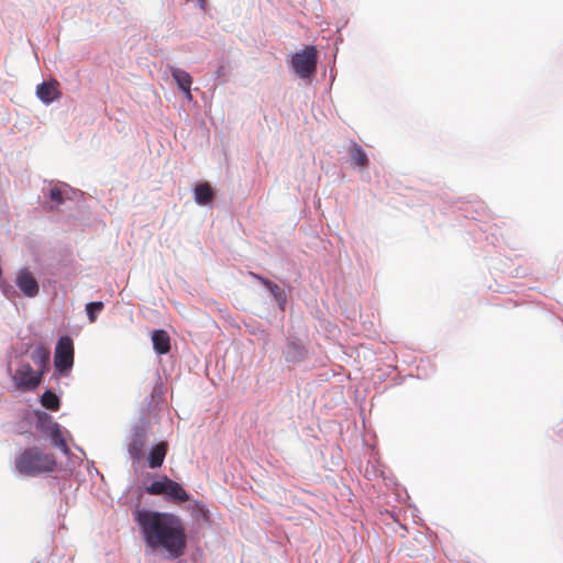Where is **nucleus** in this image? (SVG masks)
I'll return each instance as SVG.
<instances>
[{
    "label": "nucleus",
    "instance_id": "nucleus-6",
    "mask_svg": "<svg viewBox=\"0 0 563 563\" xmlns=\"http://www.w3.org/2000/svg\"><path fill=\"white\" fill-rule=\"evenodd\" d=\"M10 377L16 389L21 391L35 390L43 380V371H34L30 363L20 361L14 373L8 368Z\"/></svg>",
    "mask_w": 563,
    "mask_h": 563
},
{
    "label": "nucleus",
    "instance_id": "nucleus-23",
    "mask_svg": "<svg viewBox=\"0 0 563 563\" xmlns=\"http://www.w3.org/2000/svg\"><path fill=\"white\" fill-rule=\"evenodd\" d=\"M104 308V302L101 300L97 301H89L85 306V312L90 323H93L97 321L98 316L101 313V311Z\"/></svg>",
    "mask_w": 563,
    "mask_h": 563
},
{
    "label": "nucleus",
    "instance_id": "nucleus-7",
    "mask_svg": "<svg viewBox=\"0 0 563 563\" xmlns=\"http://www.w3.org/2000/svg\"><path fill=\"white\" fill-rule=\"evenodd\" d=\"M44 198V208L53 211L66 200L73 199V195L76 194L75 189L68 184L58 181L55 185L49 184L47 187L42 189Z\"/></svg>",
    "mask_w": 563,
    "mask_h": 563
},
{
    "label": "nucleus",
    "instance_id": "nucleus-15",
    "mask_svg": "<svg viewBox=\"0 0 563 563\" xmlns=\"http://www.w3.org/2000/svg\"><path fill=\"white\" fill-rule=\"evenodd\" d=\"M164 498L170 503L181 504L189 500L190 495L184 489V487L179 483L170 479Z\"/></svg>",
    "mask_w": 563,
    "mask_h": 563
},
{
    "label": "nucleus",
    "instance_id": "nucleus-24",
    "mask_svg": "<svg viewBox=\"0 0 563 563\" xmlns=\"http://www.w3.org/2000/svg\"><path fill=\"white\" fill-rule=\"evenodd\" d=\"M0 290L7 298L19 296V290L15 285H11L9 282L4 280L2 276L0 277Z\"/></svg>",
    "mask_w": 563,
    "mask_h": 563
},
{
    "label": "nucleus",
    "instance_id": "nucleus-26",
    "mask_svg": "<svg viewBox=\"0 0 563 563\" xmlns=\"http://www.w3.org/2000/svg\"><path fill=\"white\" fill-rule=\"evenodd\" d=\"M197 1V7L201 10H206V5H207V0H196Z\"/></svg>",
    "mask_w": 563,
    "mask_h": 563
},
{
    "label": "nucleus",
    "instance_id": "nucleus-22",
    "mask_svg": "<svg viewBox=\"0 0 563 563\" xmlns=\"http://www.w3.org/2000/svg\"><path fill=\"white\" fill-rule=\"evenodd\" d=\"M34 417L35 427L43 433L47 431L49 428H52L54 423H56L55 421H53V418L48 412L41 409L34 410Z\"/></svg>",
    "mask_w": 563,
    "mask_h": 563
},
{
    "label": "nucleus",
    "instance_id": "nucleus-3",
    "mask_svg": "<svg viewBox=\"0 0 563 563\" xmlns=\"http://www.w3.org/2000/svg\"><path fill=\"white\" fill-rule=\"evenodd\" d=\"M147 421L140 417L132 426L130 434L126 437V451L132 459V466L137 471L139 463L143 459L146 446Z\"/></svg>",
    "mask_w": 563,
    "mask_h": 563
},
{
    "label": "nucleus",
    "instance_id": "nucleus-12",
    "mask_svg": "<svg viewBox=\"0 0 563 563\" xmlns=\"http://www.w3.org/2000/svg\"><path fill=\"white\" fill-rule=\"evenodd\" d=\"M216 198V190L212 186L207 183H198L194 188V199L199 206H207L211 203Z\"/></svg>",
    "mask_w": 563,
    "mask_h": 563
},
{
    "label": "nucleus",
    "instance_id": "nucleus-19",
    "mask_svg": "<svg viewBox=\"0 0 563 563\" xmlns=\"http://www.w3.org/2000/svg\"><path fill=\"white\" fill-rule=\"evenodd\" d=\"M169 73L175 80L179 91H185L186 88L191 87L192 79L188 71L175 66H170Z\"/></svg>",
    "mask_w": 563,
    "mask_h": 563
},
{
    "label": "nucleus",
    "instance_id": "nucleus-8",
    "mask_svg": "<svg viewBox=\"0 0 563 563\" xmlns=\"http://www.w3.org/2000/svg\"><path fill=\"white\" fill-rule=\"evenodd\" d=\"M14 285L25 298H35L40 294V282L29 267H21L16 271Z\"/></svg>",
    "mask_w": 563,
    "mask_h": 563
},
{
    "label": "nucleus",
    "instance_id": "nucleus-14",
    "mask_svg": "<svg viewBox=\"0 0 563 563\" xmlns=\"http://www.w3.org/2000/svg\"><path fill=\"white\" fill-rule=\"evenodd\" d=\"M152 344L157 354H167L170 350V338L167 331L164 329L154 330L152 333Z\"/></svg>",
    "mask_w": 563,
    "mask_h": 563
},
{
    "label": "nucleus",
    "instance_id": "nucleus-20",
    "mask_svg": "<svg viewBox=\"0 0 563 563\" xmlns=\"http://www.w3.org/2000/svg\"><path fill=\"white\" fill-rule=\"evenodd\" d=\"M41 405L52 411H56L60 407V397L51 388H46L40 397Z\"/></svg>",
    "mask_w": 563,
    "mask_h": 563
},
{
    "label": "nucleus",
    "instance_id": "nucleus-21",
    "mask_svg": "<svg viewBox=\"0 0 563 563\" xmlns=\"http://www.w3.org/2000/svg\"><path fill=\"white\" fill-rule=\"evenodd\" d=\"M169 481L170 478L164 475L159 479L153 481L150 485H147L145 487V492L153 496L165 497Z\"/></svg>",
    "mask_w": 563,
    "mask_h": 563
},
{
    "label": "nucleus",
    "instance_id": "nucleus-9",
    "mask_svg": "<svg viewBox=\"0 0 563 563\" xmlns=\"http://www.w3.org/2000/svg\"><path fill=\"white\" fill-rule=\"evenodd\" d=\"M251 276L254 279H256L258 283H261V285H263L271 292V295L273 296L274 300L276 301L279 310L284 312L286 309V303H287L286 291L283 288H280L277 284L272 282L271 279H268L260 274L251 273Z\"/></svg>",
    "mask_w": 563,
    "mask_h": 563
},
{
    "label": "nucleus",
    "instance_id": "nucleus-16",
    "mask_svg": "<svg viewBox=\"0 0 563 563\" xmlns=\"http://www.w3.org/2000/svg\"><path fill=\"white\" fill-rule=\"evenodd\" d=\"M48 439L51 440V443L59 449L65 455H70V450L63 437L60 426L58 423H54L52 428H49L47 431L44 432Z\"/></svg>",
    "mask_w": 563,
    "mask_h": 563
},
{
    "label": "nucleus",
    "instance_id": "nucleus-5",
    "mask_svg": "<svg viewBox=\"0 0 563 563\" xmlns=\"http://www.w3.org/2000/svg\"><path fill=\"white\" fill-rule=\"evenodd\" d=\"M74 341L69 335L58 338L54 350V375L69 376L74 366Z\"/></svg>",
    "mask_w": 563,
    "mask_h": 563
},
{
    "label": "nucleus",
    "instance_id": "nucleus-25",
    "mask_svg": "<svg viewBox=\"0 0 563 563\" xmlns=\"http://www.w3.org/2000/svg\"><path fill=\"white\" fill-rule=\"evenodd\" d=\"M181 92L185 95V97L188 101L192 100L191 87L186 88L185 91H181Z\"/></svg>",
    "mask_w": 563,
    "mask_h": 563
},
{
    "label": "nucleus",
    "instance_id": "nucleus-13",
    "mask_svg": "<svg viewBox=\"0 0 563 563\" xmlns=\"http://www.w3.org/2000/svg\"><path fill=\"white\" fill-rule=\"evenodd\" d=\"M347 153L353 159V167L365 168L369 164V158L363 147L354 140L349 141Z\"/></svg>",
    "mask_w": 563,
    "mask_h": 563
},
{
    "label": "nucleus",
    "instance_id": "nucleus-27",
    "mask_svg": "<svg viewBox=\"0 0 563 563\" xmlns=\"http://www.w3.org/2000/svg\"><path fill=\"white\" fill-rule=\"evenodd\" d=\"M223 66H220L217 70V76H220L222 74Z\"/></svg>",
    "mask_w": 563,
    "mask_h": 563
},
{
    "label": "nucleus",
    "instance_id": "nucleus-17",
    "mask_svg": "<svg viewBox=\"0 0 563 563\" xmlns=\"http://www.w3.org/2000/svg\"><path fill=\"white\" fill-rule=\"evenodd\" d=\"M58 95L59 91L53 82L43 81L36 87V96L44 104H51L58 98Z\"/></svg>",
    "mask_w": 563,
    "mask_h": 563
},
{
    "label": "nucleus",
    "instance_id": "nucleus-4",
    "mask_svg": "<svg viewBox=\"0 0 563 563\" xmlns=\"http://www.w3.org/2000/svg\"><path fill=\"white\" fill-rule=\"evenodd\" d=\"M289 64L294 73L299 78L310 80L317 73V47L313 45H306L299 52L291 54Z\"/></svg>",
    "mask_w": 563,
    "mask_h": 563
},
{
    "label": "nucleus",
    "instance_id": "nucleus-10",
    "mask_svg": "<svg viewBox=\"0 0 563 563\" xmlns=\"http://www.w3.org/2000/svg\"><path fill=\"white\" fill-rule=\"evenodd\" d=\"M306 355L305 346L295 339H289L283 349V356L287 363H299L305 360Z\"/></svg>",
    "mask_w": 563,
    "mask_h": 563
},
{
    "label": "nucleus",
    "instance_id": "nucleus-2",
    "mask_svg": "<svg viewBox=\"0 0 563 563\" xmlns=\"http://www.w3.org/2000/svg\"><path fill=\"white\" fill-rule=\"evenodd\" d=\"M14 463L19 474L30 477L52 472L56 466L54 455L45 453L36 446L24 449L15 457Z\"/></svg>",
    "mask_w": 563,
    "mask_h": 563
},
{
    "label": "nucleus",
    "instance_id": "nucleus-1",
    "mask_svg": "<svg viewBox=\"0 0 563 563\" xmlns=\"http://www.w3.org/2000/svg\"><path fill=\"white\" fill-rule=\"evenodd\" d=\"M132 515L146 550L161 552L170 561L185 554L187 533L179 516L148 508H137Z\"/></svg>",
    "mask_w": 563,
    "mask_h": 563
},
{
    "label": "nucleus",
    "instance_id": "nucleus-11",
    "mask_svg": "<svg viewBox=\"0 0 563 563\" xmlns=\"http://www.w3.org/2000/svg\"><path fill=\"white\" fill-rule=\"evenodd\" d=\"M168 451V444L164 441H159L148 449L147 453V465L150 468H159L166 457Z\"/></svg>",
    "mask_w": 563,
    "mask_h": 563
},
{
    "label": "nucleus",
    "instance_id": "nucleus-18",
    "mask_svg": "<svg viewBox=\"0 0 563 563\" xmlns=\"http://www.w3.org/2000/svg\"><path fill=\"white\" fill-rule=\"evenodd\" d=\"M49 356H51L49 350H47L41 345L36 346L31 352V360L34 362L35 365L38 366L37 371H43V376L48 371Z\"/></svg>",
    "mask_w": 563,
    "mask_h": 563
}]
</instances>
